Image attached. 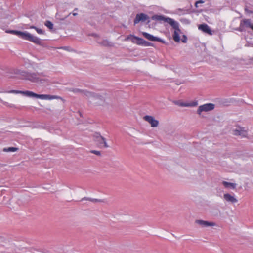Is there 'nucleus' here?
<instances>
[{
	"instance_id": "obj_18",
	"label": "nucleus",
	"mask_w": 253,
	"mask_h": 253,
	"mask_svg": "<svg viewBox=\"0 0 253 253\" xmlns=\"http://www.w3.org/2000/svg\"><path fill=\"white\" fill-rule=\"evenodd\" d=\"M23 95H25L29 97H35L39 98V94L34 93L31 91H24Z\"/></svg>"
},
{
	"instance_id": "obj_4",
	"label": "nucleus",
	"mask_w": 253,
	"mask_h": 253,
	"mask_svg": "<svg viewBox=\"0 0 253 253\" xmlns=\"http://www.w3.org/2000/svg\"><path fill=\"white\" fill-rule=\"evenodd\" d=\"M125 41H131L132 42L138 45L143 46H154V43L147 42L141 38H139L134 35L130 34L128 35L125 39Z\"/></svg>"
},
{
	"instance_id": "obj_35",
	"label": "nucleus",
	"mask_w": 253,
	"mask_h": 253,
	"mask_svg": "<svg viewBox=\"0 0 253 253\" xmlns=\"http://www.w3.org/2000/svg\"><path fill=\"white\" fill-rule=\"evenodd\" d=\"M72 14L74 15V16H77L78 15V13H75L74 12H73L72 13Z\"/></svg>"
},
{
	"instance_id": "obj_24",
	"label": "nucleus",
	"mask_w": 253,
	"mask_h": 253,
	"mask_svg": "<svg viewBox=\"0 0 253 253\" xmlns=\"http://www.w3.org/2000/svg\"><path fill=\"white\" fill-rule=\"evenodd\" d=\"M89 200L91 202H100L101 200H99V199H94V198H87V197H84V198H83L81 200V201H84V200Z\"/></svg>"
},
{
	"instance_id": "obj_5",
	"label": "nucleus",
	"mask_w": 253,
	"mask_h": 253,
	"mask_svg": "<svg viewBox=\"0 0 253 253\" xmlns=\"http://www.w3.org/2000/svg\"><path fill=\"white\" fill-rule=\"evenodd\" d=\"M215 105L213 103H209L199 106L197 113L200 115L202 112H208L214 109Z\"/></svg>"
},
{
	"instance_id": "obj_37",
	"label": "nucleus",
	"mask_w": 253,
	"mask_h": 253,
	"mask_svg": "<svg viewBox=\"0 0 253 253\" xmlns=\"http://www.w3.org/2000/svg\"><path fill=\"white\" fill-rule=\"evenodd\" d=\"M41 253H48V251H46L45 252H41Z\"/></svg>"
},
{
	"instance_id": "obj_7",
	"label": "nucleus",
	"mask_w": 253,
	"mask_h": 253,
	"mask_svg": "<svg viewBox=\"0 0 253 253\" xmlns=\"http://www.w3.org/2000/svg\"><path fill=\"white\" fill-rule=\"evenodd\" d=\"M84 95L88 98H92L94 100H99L101 101H104V97L98 93L91 92V91H84Z\"/></svg>"
},
{
	"instance_id": "obj_30",
	"label": "nucleus",
	"mask_w": 253,
	"mask_h": 253,
	"mask_svg": "<svg viewBox=\"0 0 253 253\" xmlns=\"http://www.w3.org/2000/svg\"><path fill=\"white\" fill-rule=\"evenodd\" d=\"M102 146H103V147H104L105 148L109 147V146L107 145V143L106 142L105 138L104 139L103 142H102Z\"/></svg>"
},
{
	"instance_id": "obj_21",
	"label": "nucleus",
	"mask_w": 253,
	"mask_h": 253,
	"mask_svg": "<svg viewBox=\"0 0 253 253\" xmlns=\"http://www.w3.org/2000/svg\"><path fill=\"white\" fill-rule=\"evenodd\" d=\"M18 150V148L14 147H10L8 148H4L3 149V151L4 152H15Z\"/></svg>"
},
{
	"instance_id": "obj_10",
	"label": "nucleus",
	"mask_w": 253,
	"mask_h": 253,
	"mask_svg": "<svg viewBox=\"0 0 253 253\" xmlns=\"http://www.w3.org/2000/svg\"><path fill=\"white\" fill-rule=\"evenodd\" d=\"M144 119L145 121L149 122L151 126L153 127H156L159 125V121L155 119L154 118L151 116L146 115L144 116Z\"/></svg>"
},
{
	"instance_id": "obj_31",
	"label": "nucleus",
	"mask_w": 253,
	"mask_h": 253,
	"mask_svg": "<svg viewBox=\"0 0 253 253\" xmlns=\"http://www.w3.org/2000/svg\"><path fill=\"white\" fill-rule=\"evenodd\" d=\"M88 35L89 36L94 37H95V38L99 37V36L97 34L94 33H90V34H89Z\"/></svg>"
},
{
	"instance_id": "obj_13",
	"label": "nucleus",
	"mask_w": 253,
	"mask_h": 253,
	"mask_svg": "<svg viewBox=\"0 0 253 253\" xmlns=\"http://www.w3.org/2000/svg\"><path fill=\"white\" fill-rule=\"evenodd\" d=\"M39 98L45 100H52L54 99H60L62 100V98L60 96L48 94H39Z\"/></svg>"
},
{
	"instance_id": "obj_17",
	"label": "nucleus",
	"mask_w": 253,
	"mask_h": 253,
	"mask_svg": "<svg viewBox=\"0 0 253 253\" xmlns=\"http://www.w3.org/2000/svg\"><path fill=\"white\" fill-rule=\"evenodd\" d=\"M97 42L99 44H100L103 46H105V47L113 46V43L107 40H103L101 42Z\"/></svg>"
},
{
	"instance_id": "obj_38",
	"label": "nucleus",
	"mask_w": 253,
	"mask_h": 253,
	"mask_svg": "<svg viewBox=\"0 0 253 253\" xmlns=\"http://www.w3.org/2000/svg\"><path fill=\"white\" fill-rule=\"evenodd\" d=\"M198 4H196V2L195 4V6L196 7H198Z\"/></svg>"
},
{
	"instance_id": "obj_34",
	"label": "nucleus",
	"mask_w": 253,
	"mask_h": 253,
	"mask_svg": "<svg viewBox=\"0 0 253 253\" xmlns=\"http://www.w3.org/2000/svg\"><path fill=\"white\" fill-rule=\"evenodd\" d=\"M146 21V24H149V23L150 22V18L147 19V20Z\"/></svg>"
},
{
	"instance_id": "obj_26",
	"label": "nucleus",
	"mask_w": 253,
	"mask_h": 253,
	"mask_svg": "<svg viewBox=\"0 0 253 253\" xmlns=\"http://www.w3.org/2000/svg\"><path fill=\"white\" fill-rule=\"evenodd\" d=\"M174 103L175 104H176V105H179L180 106H182V107H186V106H189V104L183 103V102L179 103L177 101H174Z\"/></svg>"
},
{
	"instance_id": "obj_8",
	"label": "nucleus",
	"mask_w": 253,
	"mask_h": 253,
	"mask_svg": "<svg viewBox=\"0 0 253 253\" xmlns=\"http://www.w3.org/2000/svg\"><path fill=\"white\" fill-rule=\"evenodd\" d=\"M148 19H149V16L145 13H140L137 14L134 20V25H135L139 22H145Z\"/></svg>"
},
{
	"instance_id": "obj_40",
	"label": "nucleus",
	"mask_w": 253,
	"mask_h": 253,
	"mask_svg": "<svg viewBox=\"0 0 253 253\" xmlns=\"http://www.w3.org/2000/svg\"><path fill=\"white\" fill-rule=\"evenodd\" d=\"M77 10H78V8H75L74 9V11H77Z\"/></svg>"
},
{
	"instance_id": "obj_25",
	"label": "nucleus",
	"mask_w": 253,
	"mask_h": 253,
	"mask_svg": "<svg viewBox=\"0 0 253 253\" xmlns=\"http://www.w3.org/2000/svg\"><path fill=\"white\" fill-rule=\"evenodd\" d=\"M8 93H15V94H22L24 93V91H20V90H11L8 91H7Z\"/></svg>"
},
{
	"instance_id": "obj_36",
	"label": "nucleus",
	"mask_w": 253,
	"mask_h": 253,
	"mask_svg": "<svg viewBox=\"0 0 253 253\" xmlns=\"http://www.w3.org/2000/svg\"><path fill=\"white\" fill-rule=\"evenodd\" d=\"M249 46H251L253 47V43H249Z\"/></svg>"
},
{
	"instance_id": "obj_19",
	"label": "nucleus",
	"mask_w": 253,
	"mask_h": 253,
	"mask_svg": "<svg viewBox=\"0 0 253 253\" xmlns=\"http://www.w3.org/2000/svg\"><path fill=\"white\" fill-rule=\"evenodd\" d=\"M222 184L225 186V188H231L232 189H235L237 185L236 183H231L225 181H222Z\"/></svg>"
},
{
	"instance_id": "obj_16",
	"label": "nucleus",
	"mask_w": 253,
	"mask_h": 253,
	"mask_svg": "<svg viewBox=\"0 0 253 253\" xmlns=\"http://www.w3.org/2000/svg\"><path fill=\"white\" fill-rule=\"evenodd\" d=\"M196 222L202 227L211 226L214 225L213 222L204 221L203 220H197Z\"/></svg>"
},
{
	"instance_id": "obj_20",
	"label": "nucleus",
	"mask_w": 253,
	"mask_h": 253,
	"mask_svg": "<svg viewBox=\"0 0 253 253\" xmlns=\"http://www.w3.org/2000/svg\"><path fill=\"white\" fill-rule=\"evenodd\" d=\"M3 104L5 105L6 106H8L10 108H15L19 110H22L24 107V106H16L14 104H9L8 102H4Z\"/></svg>"
},
{
	"instance_id": "obj_22",
	"label": "nucleus",
	"mask_w": 253,
	"mask_h": 253,
	"mask_svg": "<svg viewBox=\"0 0 253 253\" xmlns=\"http://www.w3.org/2000/svg\"><path fill=\"white\" fill-rule=\"evenodd\" d=\"M30 28L34 29L36 31V32L39 34H45V31L44 30H42V29H40L36 26H31Z\"/></svg>"
},
{
	"instance_id": "obj_33",
	"label": "nucleus",
	"mask_w": 253,
	"mask_h": 253,
	"mask_svg": "<svg viewBox=\"0 0 253 253\" xmlns=\"http://www.w3.org/2000/svg\"><path fill=\"white\" fill-rule=\"evenodd\" d=\"M204 3V1L202 0H198V1H196V4H201V3Z\"/></svg>"
},
{
	"instance_id": "obj_29",
	"label": "nucleus",
	"mask_w": 253,
	"mask_h": 253,
	"mask_svg": "<svg viewBox=\"0 0 253 253\" xmlns=\"http://www.w3.org/2000/svg\"><path fill=\"white\" fill-rule=\"evenodd\" d=\"M90 152L92 154L97 155H100L101 152L99 151H96V150H91L90 151Z\"/></svg>"
},
{
	"instance_id": "obj_9",
	"label": "nucleus",
	"mask_w": 253,
	"mask_h": 253,
	"mask_svg": "<svg viewBox=\"0 0 253 253\" xmlns=\"http://www.w3.org/2000/svg\"><path fill=\"white\" fill-rule=\"evenodd\" d=\"M142 35L146 38L147 39V40L150 41H152V42H154V41H156V42H161L162 43H165L166 42L165 41L159 38V37H155L149 33H148L147 32H142Z\"/></svg>"
},
{
	"instance_id": "obj_11",
	"label": "nucleus",
	"mask_w": 253,
	"mask_h": 253,
	"mask_svg": "<svg viewBox=\"0 0 253 253\" xmlns=\"http://www.w3.org/2000/svg\"><path fill=\"white\" fill-rule=\"evenodd\" d=\"M198 29L210 35H212V32L210 27L206 24H202L199 25Z\"/></svg>"
},
{
	"instance_id": "obj_28",
	"label": "nucleus",
	"mask_w": 253,
	"mask_h": 253,
	"mask_svg": "<svg viewBox=\"0 0 253 253\" xmlns=\"http://www.w3.org/2000/svg\"><path fill=\"white\" fill-rule=\"evenodd\" d=\"M181 41L183 43H186L187 41V37L185 35H183L182 36V38L181 39Z\"/></svg>"
},
{
	"instance_id": "obj_3",
	"label": "nucleus",
	"mask_w": 253,
	"mask_h": 253,
	"mask_svg": "<svg viewBox=\"0 0 253 253\" xmlns=\"http://www.w3.org/2000/svg\"><path fill=\"white\" fill-rule=\"evenodd\" d=\"M18 74L24 77L25 79L33 83H38L40 82L42 83L47 81L46 79L40 78L41 76H45L43 73H29L23 71H19Z\"/></svg>"
},
{
	"instance_id": "obj_12",
	"label": "nucleus",
	"mask_w": 253,
	"mask_h": 253,
	"mask_svg": "<svg viewBox=\"0 0 253 253\" xmlns=\"http://www.w3.org/2000/svg\"><path fill=\"white\" fill-rule=\"evenodd\" d=\"M93 138L94 141L98 143L100 147H102V142H103L105 138L101 135L99 132H95L93 134Z\"/></svg>"
},
{
	"instance_id": "obj_15",
	"label": "nucleus",
	"mask_w": 253,
	"mask_h": 253,
	"mask_svg": "<svg viewBox=\"0 0 253 253\" xmlns=\"http://www.w3.org/2000/svg\"><path fill=\"white\" fill-rule=\"evenodd\" d=\"M223 197L226 201L231 202L232 203H235L238 202V200L236 198L229 193L224 194Z\"/></svg>"
},
{
	"instance_id": "obj_39",
	"label": "nucleus",
	"mask_w": 253,
	"mask_h": 253,
	"mask_svg": "<svg viewBox=\"0 0 253 253\" xmlns=\"http://www.w3.org/2000/svg\"><path fill=\"white\" fill-rule=\"evenodd\" d=\"M251 29L253 30V24H252V26L251 27Z\"/></svg>"
},
{
	"instance_id": "obj_23",
	"label": "nucleus",
	"mask_w": 253,
	"mask_h": 253,
	"mask_svg": "<svg viewBox=\"0 0 253 253\" xmlns=\"http://www.w3.org/2000/svg\"><path fill=\"white\" fill-rule=\"evenodd\" d=\"M44 25L47 27H48L50 30L53 29V24L50 21L46 20L44 22Z\"/></svg>"
},
{
	"instance_id": "obj_32",
	"label": "nucleus",
	"mask_w": 253,
	"mask_h": 253,
	"mask_svg": "<svg viewBox=\"0 0 253 253\" xmlns=\"http://www.w3.org/2000/svg\"><path fill=\"white\" fill-rule=\"evenodd\" d=\"M245 10L248 13H250V14H252L253 13V11H252V10H249L247 7H246L245 8Z\"/></svg>"
},
{
	"instance_id": "obj_14",
	"label": "nucleus",
	"mask_w": 253,
	"mask_h": 253,
	"mask_svg": "<svg viewBox=\"0 0 253 253\" xmlns=\"http://www.w3.org/2000/svg\"><path fill=\"white\" fill-rule=\"evenodd\" d=\"M234 134L235 135H240L243 137H245L247 135V132L243 127H239L234 130Z\"/></svg>"
},
{
	"instance_id": "obj_1",
	"label": "nucleus",
	"mask_w": 253,
	"mask_h": 253,
	"mask_svg": "<svg viewBox=\"0 0 253 253\" xmlns=\"http://www.w3.org/2000/svg\"><path fill=\"white\" fill-rule=\"evenodd\" d=\"M151 19L156 21H164L169 24L174 30L172 35L174 41L176 42H179L180 40L179 32H181L179 29V24L178 22L175 21L173 19L166 17L162 15H153Z\"/></svg>"
},
{
	"instance_id": "obj_27",
	"label": "nucleus",
	"mask_w": 253,
	"mask_h": 253,
	"mask_svg": "<svg viewBox=\"0 0 253 253\" xmlns=\"http://www.w3.org/2000/svg\"><path fill=\"white\" fill-rule=\"evenodd\" d=\"M84 91H87L86 90H81L79 88H76L73 90V92L75 93H82L84 95Z\"/></svg>"
},
{
	"instance_id": "obj_6",
	"label": "nucleus",
	"mask_w": 253,
	"mask_h": 253,
	"mask_svg": "<svg viewBox=\"0 0 253 253\" xmlns=\"http://www.w3.org/2000/svg\"><path fill=\"white\" fill-rule=\"evenodd\" d=\"M252 24L251 19H244L240 21V26L236 30L240 32L245 31L246 28H251Z\"/></svg>"
},
{
	"instance_id": "obj_2",
	"label": "nucleus",
	"mask_w": 253,
	"mask_h": 253,
	"mask_svg": "<svg viewBox=\"0 0 253 253\" xmlns=\"http://www.w3.org/2000/svg\"><path fill=\"white\" fill-rule=\"evenodd\" d=\"M7 33L15 35L19 38L34 43L36 44L44 46V44L42 42V40L38 37L35 36L27 31H21L14 30H8L6 31Z\"/></svg>"
}]
</instances>
